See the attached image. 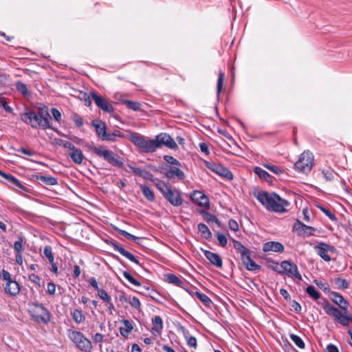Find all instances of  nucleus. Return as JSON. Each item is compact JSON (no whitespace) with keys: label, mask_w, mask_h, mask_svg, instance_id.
<instances>
[{"label":"nucleus","mask_w":352,"mask_h":352,"mask_svg":"<svg viewBox=\"0 0 352 352\" xmlns=\"http://www.w3.org/2000/svg\"><path fill=\"white\" fill-rule=\"evenodd\" d=\"M331 299L344 311V313H342L337 307L331 305L325 298H322L321 300L318 301V304L320 305L326 314L332 316L335 321L342 326H349L352 322V316L348 312L349 306L348 301L339 293L332 291L331 292Z\"/></svg>","instance_id":"1"},{"label":"nucleus","mask_w":352,"mask_h":352,"mask_svg":"<svg viewBox=\"0 0 352 352\" xmlns=\"http://www.w3.org/2000/svg\"><path fill=\"white\" fill-rule=\"evenodd\" d=\"M21 119L34 129H52L50 123L51 116L48 112V108L45 106L40 107L38 113L32 110L21 113Z\"/></svg>","instance_id":"2"},{"label":"nucleus","mask_w":352,"mask_h":352,"mask_svg":"<svg viewBox=\"0 0 352 352\" xmlns=\"http://www.w3.org/2000/svg\"><path fill=\"white\" fill-rule=\"evenodd\" d=\"M87 147L89 151H93L98 157L102 158L111 165L118 168H122L124 166L121 157L113 151L102 146H95L90 144H87Z\"/></svg>","instance_id":"3"},{"label":"nucleus","mask_w":352,"mask_h":352,"mask_svg":"<svg viewBox=\"0 0 352 352\" xmlns=\"http://www.w3.org/2000/svg\"><path fill=\"white\" fill-rule=\"evenodd\" d=\"M28 313L34 322L47 324L51 320V314L43 304L32 302L28 304Z\"/></svg>","instance_id":"4"},{"label":"nucleus","mask_w":352,"mask_h":352,"mask_svg":"<svg viewBox=\"0 0 352 352\" xmlns=\"http://www.w3.org/2000/svg\"><path fill=\"white\" fill-rule=\"evenodd\" d=\"M288 201L281 198L275 192L265 191V209L276 213H284L287 211L285 207L288 206Z\"/></svg>","instance_id":"5"},{"label":"nucleus","mask_w":352,"mask_h":352,"mask_svg":"<svg viewBox=\"0 0 352 352\" xmlns=\"http://www.w3.org/2000/svg\"><path fill=\"white\" fill-rule=\"evenodd\" d=\"M234 249L241 254V259L248 270L254 271L261 268L250 257V250L241 242L233 239Z\"/></svg>","instance_id":"6"},{"label":"nucleus","mask_w":352,"mask_h":352,"mask_svg":"<svg viewBox=\"0 0 352 352\" xmlns=\"http://www.w3.org/2000/svg\"><path fill=\"white\" fill-rule=\"evenodd\" d=\"M69 337L79 350L83 352H91L92 343L82 333L69 330Z\"/></svg>","instance_id":"7"},{"label":"nucleus","mask_w":352,"mask_h":352,"mask_svg":"<svg viewBox=\"0 0 352 352\" xmlns=\"http://www.w3.org/2000/svg\"><path fill=\"white\" fill-rule=\"evenodd\" d=\"M313 164L314 155L307 151L300 155L299 160L294 164V168L298 172L307 174L311 171Z\"/></svg>","instance_id":"8"},{"label":"nucleus","mask_w":352,"mask_h":352,"mask_svg":"<svg viewBox=\"0 0 352 352\" xmlns=\"http://www.w3.org/2000/svg\"><path fill=\"white\" fill-rule=\"evenodd\" d=\"M206 166L214 173L228 179H232L233 175L231 171L221 164L215 162H206Z\"/></svg>","instance_id":"9"},{"label":"nucleus","mask_w":352,"mask_h":352,"mask_svg":"<svg viewBox=\"0 0 352 352\" xmlns=\"http://www.w3.org/2000/svg\"><path fill=\"white\" fill-rule=\"evenodd\" d=\"M91 96L96 106L103 111L107 113H113L114 111L113 106L102 96L97 94L95 91H91Z\"/></svg>","instance_id":"10"},{"label":"nucleus","mask_w":352,"mask_h":352,"mask_svg":"<svg viewBox=\"0 0 352 352\" xmlns=\"http://www.w3.org/2000/svg\"><path fill=\"white\" fill-rule=\"evenodd\" d=\"M293 230L296 231L299 236L309 237L314 235L316 229L314 227L302 223L299 220H296L293 226Z\"/></svg>","instance_id":"11"},{"label":"nucleus","mask_w":352,"mask_h":352,"mask_svg":"<svg viewBox=\"0 0 352 352\" xmlns=\"http://www.w3.org/2000/svg\"><path fill=\"white\" fill-rule=\"evenodd\" d=\"M190 199L195 204H197L199 206L204 207L206 208H209L210 203L208 197L199 190H194L190 194Z\"/></svg>","instance_id":"12"},{"label":"nucleus","mask_w":352,"mask_h":352,"mask_svg":"<svg viewBox=\"0 0 352 352\" xmlns=\"http://www.w3.org/2000/svg\"><path fill=\"white\" fill-rule=\"evenodd\" d=\"M280 268L283 273L287 272L296 278L300 280H302V276L298 272L297 265L295 263L289 261H283L280 263Z\"/></svg>","instance_id":"13"},{"label":"nucleus","mask_w":352,"mask_h":352,"mask_svg":"<svg viewBox=\"0 0 352 352\" xmlns=\"http://www.w3.org/2000/svg\"><path fill=\"white\" fill-rule=\"evenodd\" d=\"M156 143L158 144V147L162 145H165L166 147L171 149L177 148V144L175 140L167 133H160L156 137Z\"/></svg>","instance_id":"14"},{"label":"nucleus","mask_w":352,"mask_h":352,"mask_svg":"<svg viewBox=\"0 0 352 352\" xmlns=\"http://www.w3.org/2000/svg\"><path fill=\"white\" fill-rule=\"evenodd\" d=\"M179 166H170L164 175L168 179H172L176 177L179 180H183L185 178V174L183 170L179 168Z\"/></svg>","instance_id":"15"},{"label":"nucleus","mask_w":352,"mask_h":352,"mask_svg":"<svg viewBox=\"0 0 352 352\" xmlns=\"http://www.w3.org/2000/svg\"><path fill=\"white\" fill-rule=\"evenodd\" d=\"M91 125L95 128L98 138L103 141L107 133L105 123L100 120H94L91 122Z\"/></svg>","instance_id":"16"},{"label":"nucleus","mask_w":352,"mask_h":352,"mask_svg":"<svg viewBox=\"0 0 352 352\" xmlns=\"http://www.w3.org/2000/svg\"><path fill=\"white\" fill-rule=\"evenodd\" d=\"M110 245L115 250L120 252L122 256H125L131 261L140 265L139 261L135 257V256L120 246L118 243L111 242Z\"/></svg>","instance_id":"17"},{"label":"nucleus","mask_w":352,"mask_h":352,"mask_svg":"<svg viewBox=\"0 0 352 352\" xmlns=\"http://www.w3.org/2000/svg\"><path fill=\"white\" fill-rule=\"evenodd\" d=\"M0 175H1L7 182L11 185L16 186L24 192H29L30 190L28 188L22 185L20 182L10 174H7L0 170Z\"/></svg>","instance_id":"18"},{"label":"nucleus","mask_w":352,"mask_h":352,"mask_svg":"<svg viewBox=\"0 0 352 352\" xmlns=\"http://www.w3.org/2000/svg\"><path fill=\"white\" fill-rule=\"evenodd\" d=\"M165 198L174 206H179L183 202L179 192L172 189L167 192Z\"/></svg>","instance_id":"19"},{"label":"nucleus","mask_w":352,"mask_h":352,"mask_svg":"<svg viewBox=\"0 0 352 352\" xmlns=\"http://www.w3.org/2000/svg\"><path fill=\"white\" fill-rule=\"evenodd\" d=\"M204 256L215 267L219 268L222 267V259L218 254L212 252L208 250H205Z\"/></svg>","instance_id":"20"},{"label":"nucleus","mask_w":352,"mask_h":352,"mask_svg":"<svg viewBox=\"0 0 352 352\" xmlns=\"http://www.w3.org/2000/svg\"><path fill=\"white\" fill-rule=\"evenodd\" d=\"M67 155L71 157L72 161L77 164H81L85 158L82 151L76 146L70 151H68Z\"/></svg>","instance_id":"21"},{"label":"nucleus","mask_w":352,"mask_h":352,"mask_svg":"<svg viewBox=\"0 0 352 352\" xmlns=\"http://www.w3.org/2000/svg\"><path fill=\"white\" fill-rule=\"evenodd\" d=\"M4 290L10 296H16L20 292V285L16 281L11 280L6 283Z\"/></svg>","instance_id":"22"},{"label":"nucleus","mask_w":352,"mask_h":352,"mask_svg":"<svg viewBox=\"0 0 352 352\" xmlns=\"http://www.w3.org/2000/svg\"><path fill=\"white\" fill-rule=\"evenodd\" d=\"M282 252L284 251L283 245L278 241L265 242V252Z\"/></svg>","instance_id":"23"},{"label":"nucleus","mask_w":352,"mask_h":352,"mask_svg":"<svg viewBox=\"0 0 352 352\" xmlns=\"http://www.w3.org/2000/svg\"><path fill=\"white\" fill-rule=\"evenodd\" d=\"M158 148V144L155 140H145L141 149L144 153H153Z\"/></svg>","instance_id":"24"},{"label":"nucleus","mask_w":352,"mask_h":352,"mask_svg":"<svg viewBox=\"0 0 352 352\" xmlns=\"http://www.w3.org/2000/svg\"><path fill=\"white\" fill-rule=\"evenodd\" d=\"M164 280L170 284H173L177 287L184 288L185 283L179 279L176 275L173 274H167L164 275Z\"/></svg>","instance_id":"25"},{"label":"nucleus","mask_w":352,"mask_h":352,"mask_svg":"<svg viewBox=\"0 0 352 352\" xmlns=\"http://www.w3.org/2000/svg\"><path fill=\"white\" fill-rule=\"evenodd\" d=\"M322 243H320L318 245H316L315 249L317 250L318 254L325 261L329 262L331 260V256L328 254L327 248L324 245H322Z\"/></svg>","instance_id":"26"},{"label":"nucleus","mask_w":352,"mask_h":352,"mask_svg":"<svg viewBox=\"0 0 352 352\" xmlns=\"http://www.w3.org/2000/svg\"><path fill=\"white\" fill-rule=\"evenodd\" d=\"M32 176L35 177L36 179L41 181L47 186H55L58 184L57 179L52 176H43L38 175H34Z\"/></svg>","instance_id":"27"},{"label":"nucleus","mask_w":352,"mask_h":352,"mask_svg":"<svg viewBox=\"0 0 352 352\" xmlns=\"http://www.w3.org/2000/svg\"><path fill=\"white\" fill-rule=\"evenodd\" d=\"M153 327L151 328V332L153 333H160L163 329V321L160 316H155L152 319Z\"/></svg>","instance_id":"28"},{"label":"nucleus","mask_w":352,"mask_h":352,"mask_svg":"<svg viewBox=\"0 0 352 352\" xmlns=\"http://www.w3.org/2000/svg\"><path fill=\"white\" fill-rule=\"evenodd\" d=\"M199 212L203 215L204 219L208 223H215L218 227L221 226V222L218 220V219L216 217V216H214V215L210 214V212H208L206 210H200Z\"/></svg>","instance_id":"29"},{"label":"nucleus","mask_w":352,"mask_h":352,"mask_svg":"<svg viewBox=\"0 0 352 352\" xmlns=\"http://www.w3.org/2000/svg\"><path fill=\"white\" fill-rule=\"evenodd\" d=\"M197 228L203 238L207 240H209L212 238V232L206 224L200 223L198 224Z\"/></svg>","instance_id":"30"},{"label":"nucleus","mask_w":352,"mask_h":352,"mask_svg":"<svg viewBox=\"0 0 352 352\" xmlns=\"http://www.w3.org/2000/svg\"><path fill=\"white\" fill-rule=\"evenodd\" d=\"M71 316L72 319L77 324H80L85 320V316L82 314V311L78 309H75L72 312H71Z\"/></svg>","instance_id":"31"},{"label":"nucleus","mask_w":352,"mask_h":352,"mask_svg":"<svg viewBox=\"0 0 352 352\" xmlns=\"http://www.w3.org/2000/svg\"><path fill=\"white\" fill-rule=\"evenodd\" d=\"M124 138V134L119 130H114L112 133H107V135L103 141H111L114 142L116 140V138Z\"/></svg>","instance_id":"32"},{"label":"nucleus","mask_w":352,"mask_h":352,"mask_svg":"<svg viewBox=\"0 0 352 352\" xmlns=\"http://www.w3.org/2000/svg\"><path fill=\"white\" fill-rule=\"evenodd\" d=\"M202 303L206 306L207 307H210L212 304V300L210 298L206 295L205 294L201 293L199 292H195L193 294Z\"/></svg>","instance_id":"33"},{"label":"nucleus","mask_w":352,"mask_h":352,"mask_svg":"<svg viewBox=\"0 0 352 352\" xmlns=\"http://www.w3.org/2000/svg\"><path fill=\"white\" fill-rule=\"evenodd\" d=\"M140 188L143 195L148 201H153L155 200L153 192L146 185H140Z\"/></svg>","instance_id":"34"},{"label":"nucleus","mask_w":352,"mask_h":352,"mask_svg":"<svg viewBox=\"0 0 352 352\" xmlns=\"http://www.w3.org/2000/svg\"><path fill=\"white\" fill-rule=\"evenodd\" d=\"M265 168L268 169L272 173L278 175L283 173L284 170L279 166L273 164H269L265 163Z\"/></svg>","instance_id":"35"},{"label":"nucleus","mask_w":352,"mask_h":352,"mask_svg":"<svg viewBox=\"0 0 352 352\" xmlns=\"http://www.w3.org/2000/svg\"><path fill=\"white\" fill-rule=\"evenodd\" d=\"M16 89L18 92L21 93L23 96L30 95V92L27 85L21 81H17L15 85Z\"/></svg>","instance_id":"36"},{"label":"nucleus","mask_w":352,"mask_h":352,"mask_svg":"<svg viewBox=\"0 0 352 352\" xmlns=\"http://www.w3.org/2000/svg\"><path fill=\"white\" fill-rule=\"evenodd\" d=\"M305 292L309 295V297L312 298L314 300H318L320 298V294L316 289V288L313 285H309L306 288Z\"/></svg>","instance_id":"37"},{"label":"nucleus","mask_w":352,"mask_h":352,"mask_svg":"<svg viewBox=\"0 0 352 352\" xmlns=\"http://www.w3.org/2000/svg\"><path fill=\"white\" fill-rule=\"evenodd\" d=\"M145 140L146 139L143 136L138 134L132 135L131 138V142L140 148H142Z\"/></svg>","instance_id":"38"},{"label":"nucleus","mask_w":352,"mask_h":352,"mask_svg":"<svg viewBox=\"0 0 352 352\" xmlns=\"http://www.w3.org/2000/svg\"><path fill=\"white\" fill-rule=\"evenodd\" d=\"M334 283L338 289H345L349 286L348 281L340 277L336 278L334 279Z\"/></svg>","instance_id":"39"},{"label":"nucleus","mask_w":352,"mask_h":352,"mask_svg":"<svg viewBox=\"0 0 352 352\" xmlns=\"http://www.w3.org/2000/svg\"><path fill=\"white\" fill-rule=\"evenodd\" d=\"M123 104H124L127 108L133 111H139L141 107V104L138 102H134L129 100H124Z\"/></svg>","instance_id":"40"},{"label":"nucleus","mask_w":352,"mask_h":352,"mask_svg":"<svg viewBox=\"0 0 352 352\" xmlns=\"http://www.w3.org/2000/svg\"><path fill=\"white\" fill-rule=\"evenodd\" d=\"M81 100H84L85 105L86 107H89L91 104V94L88 95L86 92L80 91L79 95L78 96Z\"/></svg>","instance_id":"41"},{"label":"nucleus","mask_w":352,"mask_h":352,"mask_svg":"<svg viewBox=\"0 0 352 352\" xmlns=\"http://www.w3.org/2000/svg\"><path fill=\"white\" fill-rule=\"evenodd\" d=\"M252 193L254 197H256L263 205H264V191L256 188H254L252 189Z\"/></svg>","instance_id":"42"},{"label":"nucleus","mask_w":352,"mask_h":352,"mask_svg":"<svg viewBox=\"0 0 352 352\" xmlns=\"http://www.w3.org/2000/svg\"><path fill=\"white\" fill-rule=\"evenodd\" d=\"M290 338L298 347H299L300 349L305 348V342H303L300 337L295 334H291Z\"/></svg>","instance_id":"43"},{"label":"nucleus","mask_w":352,"mask_h":352,"mask_svg":"<svg viewBox=\"0 0 352 352\" xmlns=\"http://www.w3.org/2000/svg\"><path fill=\"white\" fill-rule=\"evenodd\" d=\"M317 208H318L322 212H323L331 221H337V217L330 210L323 207L321 205H316Z\"/></svg>","instance_id":"44"},{"label":"nucleus","mask_w":352,"mask_h":352,"mask_svg":"<svg viewBox=\"0 0 352 352\" xmlns=\"http://www.w3.org/2000/svg\"><path fill=\"white\" fill-rule=\"evenodd\" d=\"M123 276L124 277L128 280L131 284L135 285V286H141V283L140 281H138L137 279H135L129 272L124 271L123 272Z\"/></svg>","instance_id":"45"},{"label":"nucleus","mask_w":352,"mask_h":352,"mask_svg":"<svg viewBox=\"0 0 352 352\" xmlns=\"http://www.w3.org/2000/svg\"><path fill=\"white\" fill-rule=\"evenodd\" d=\"M43 254L48 259L50 263H52L54 260V254L52 253V247L50 245H46L44 248Z\"/></svg>","instance_id":"46"},{"label":"nucleus","mask_w":352,"mask_h":352,"mask_svg":"<svg viewBox=\"0 0 352 352\" xmlns=\"http://www.w3.org/2000/svg\"><path fill=\"white\" fill-rule=\"evenodd\" d=\"M265 262L266 263L272 262V265H268L267 267L269 268H271L272 270H274L275 272H278L280 274H283V270L280 268V265L279 266L278 263H273L270 258L267 257L266 255H265Z\"/></svg>","instance_id":"47"},{"label":"nucleus","mask_w":352,"mask_h":352,"mask_svg":"<svg viewBox=\"0 0 352 352\" xmlns=\"http://www.w3.org/2000/svg\"><path fill=\"white\" fill-rule=\"evenodd\" d=\"M114 230L116 231H117L119 234H122V236H124V237H126L128 239H131L133 241H136L137 239H138V237L127 232L126 231H125L124 230H121L117 227H115Z\"/></svg>","instance_id":"48"},{"label":"nucleus","mask_w":352,"mask_h":352,"mask_svg":"<svg viewBox=\"0 0 352 352\" xmlns=\"http://www.w3.org/2000/svg\"><path fill=\"white\" fill-rule=\"evenodd\" d=\"M224 80V74L222 72H220L218 76V80L217 85V93L219 95L222 89L223 82Z\"/></svg>","instance_id":"49"},{"label":"nucleus","mask_w":352,"mask_h":352,"mask_svg":"<svg viewBox=\"0 0 352 352\" xmlns=\"http://www.w3.org/2000/svg\"><path fill=\"white\" fill-rule=\"evenodd\" d=\"M185 338L188 346L196 349L197 346V339L192 336H185Z\"/></svg>","instance_id":"50"},{"label":"nucleus","mask_w":352,"mask_h":352,"mask_svg":"<svg viewBox=\"0 0 352 352\" xmlns=\"http://www.w3.org/2000/svg\"><path fill=\"white\" fill-rule=\"evenodd\" d=\"M164 160L171 166H181V163L173 156L164 155Z\"/></svg>","instance_id":"51"},{"label":"nucleus","mask_w":352,"mask_h":352,"mask_svg":"<svg viewBox=\"0 0 352 352\" xmlns=\"http://www.w3.org/2000/svg\"><path fill=\"white\" fill-rule=\"evenodd\" d=\"M314 283L320 289H322L324 292L331 293L329 287L327 283L318 280H314Z\"/></svg>","instance_id":"52"},{"label":"nucleus","mask_w":352,"mask_h":352,"mask_svg":"<svg viewBox=\"0 0 352 352\" xmlns=\"http://www.w3.org/2000/svg\"><path fill=\"white\" fill-rule=\"evenodd\" d=\"M98 296L104 302H109V300H111V297L108 295L107 292L103 289H100L98 291Z\"/></svg>","instance_id":"53"},{"label":"nucleus","mask_w":352,"mask_h":352,"mask_svg":"<svg viewBox=\"0 0 352 352\" xmlns=\"http://www.w3.org/2000/svg\"><path fill=\"white\" fill-rule=\"evenodd\" d=\"M72 118L78 127H80L83 125V119L80 115L74 113Z\"/></svg>","instance_id":"54"},{"label":"nucleus","mask_w":352,"mask_h":352,"mask_svg":"<svg viewBox=\"0 0 352 352\" xmlns=\"http://www.w3.org/2000/svg\"><path fill=\"white\" fill-rule=\"evenodd\" d=\"M217 237L219 241V245L221 247H226L228 243L226 236L223 234L218 232L217 234Z\"/></svg>","instance_id":"55"},{"label":"nucleus","mask_w":352,"mask_h":352,"mask_svg":"<svg viewBox=\"0 0 352 352\" xmlns=\"http://www.w3.org/2000/svg\"><path fill=\"white\" fill-rule=\"evenodd\" d=\"M129 303L131 305V307L135 308L136 309L139 310L140 309V301L135 296H133L130 300H129Z\"/></svg>","instance_id":"56"},{"label":"nucleus","mask_w":352,"mask_h":352,"mask_svg":"<svg viewBox=\"0 0 352 352\" xmlns=\"http://www.w3.org/2000/svg\"><path fill=\"white\" fill-rule=\"evenodd\" d=\"M51 113L55 119L56 121L58 122H60L61 120V113L56 108H52L51 109Z\"/></svg>","instance_id":"57"},{"label":"nucleus","mask_w":352,"mask_h":352,"mask_svg":"<svg viewBox=\"0 0 352 352\" xmlns=\"http://www.w3.org/2000/svg\"><path fill=\"white\" fill-rule=\"evenodd\" d=\"M14 249L17 253H20L23 250V248L22 244V239L15 241L14 244Z\"/></svg>","instance_id":"58"},{"label":"nucleus","mask_w":352,"mask_h":352,"mask_svg":"<svg viewBox=\"0 0 352 352\" xmlns=\"http://www.w3.org/2000/svg\"><path fill=\"white\" fill-rule=\"evenodd\" d=\"M141 177L145 179H148L151 182L155 181L153 174H151L149 171H147L146 170H143Z\"/></svg>","instance_id":"59"},{"label":"nucleus","mask_w":352,"mask_h":352,"mask_svg":"<svg viewBox=\"0 0 352 352\" xmlns=\"http://www.w3.org/2000/svg\"><path fill=\"white\" fill-rule=\"evenodd\" d=\"M323 177L325 178L327 181H331L333 179V173L330 170H322Z\"/></svg>","instance_id":"60"},{"label":"nucleus","mask_w":352,"mask_h":352,"mask_svg":"<svg viewBox=\"0 0 352 352\" xmlns=\"http://www.w3.org/2000/svg\"><path fill=\"white\" fill-rule=\"evenodd\" d=\"M29 279L32 283L37 284L38 286L41 285V284H40L41 278H39V276L38 275H36L35 274H31L29 275Z\"/></svg>","instance_id":"61"},{"label":"nucleus","mask_w":352,"mask_h":352,"mask_svg":"<svg viewBox=\"0 0 352 352\" xmlns=\"http://www.w3.org/2000/svg\"><path fill=\"white\" fill-rule=\"evenodd\" d=\"M171 186L167 184H165L164 186H162L160 189H158L161 193L163 195V196L165 197L166 195L167 194V192L170 190Z\"/></svg>","instance_id":"62"},{"label":"nucleus","mask_w":352,"mask_h":352,"mask_svg":"<svg viewBox=\"0 0 352 352\" xmlns=\"http://www.w3.org/2000/svg\"><path fill=\"white\" fill-rule=\"evenodd\" d=\"M0 106L3 107L7 112L10 113L12 111V109L9 106L8 103L5 99H1L0 100Z\"/></svg>","instance_id":"63"},{"label":"nucleus","mask_w":352,"mask_h":352,"mask_svg":"<svg viewBox=\"0 0 352 352\" xmlns=\"http://www.w3.org/2000/svg\"><path fill=\"white\" fill-rule=\"evenodd\" d=\"M229 228L234 231H236L239 230V225L237 222L234 219H230L228 222Z\"/></svg>","instance_id":"64"}]
</instances>
